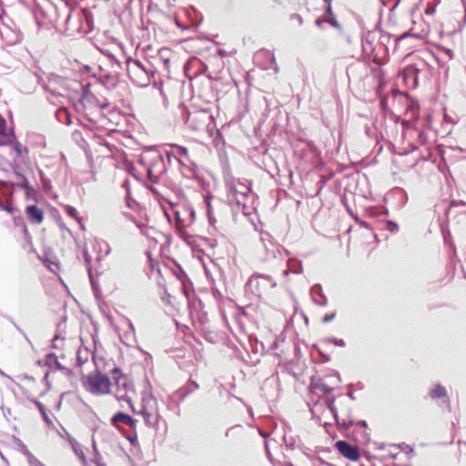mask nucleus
Masks as SVG:
<instances>
[{
  "label": "nucleus",
  "mask_w": 466,
  "mask_h": 466,
  "mask_svg": "<svg viewBox=\"0 0 466 466\" xmlns=\"http://www.w3.org/2000/svg\"><path fill=\"white\" fill-rule=\"evenodd\" d=\"M434 12H435L434 6H428L425 10L426 15H432V14H434Z\"/></svg>",
  "instance_id": "21"
},
{
  "label": "nucleus",
  "mask_w": 466,
  "mask_h": 466,
  "mask_svg": "<svg viewBox=\"0 0 466 466\" xmlns=\"http://www.w3.org/2000/svg\"><path fill=\"white\" fill-rule=\"evenodd\" d=\"M330 410H331V411H332L333 413H335V410H334V408H330ZM334 415L336 416V414H334Z\"/></svg>",
  "instance_id": "29"
},
{
  "label": "nucleus",
  "mask_w": 466,
  "mask_h": 466,
  "mask_svg": "<svg viewBox=\"0 0 466 466\" xmlns=\"http://www.w3.org/2000/svg\"><path fill=\"white\" fill-rule=\"evenodd\" d=\"M136 390L133 382L123 373L115 378V397L117 401H125L135 411L133 401Z\"/></svg>",
  "instance_id": "2"
},
{
  "label": "nucleus",
  "mask_w": 466,
  "mask_h": 466,
  "mask_svg": "<svg viewBox=\"0 0 466 466\" xmlns=\"http://www.w3.org/2000/svg\"><path fill=\"white\" fill-rule=\"evenodd\" d=\"M137 420L133 419L132 417H130L127 426H129L130 428L135 430L137 427Z\"/></svg>",
  "instance_id": "19"
},
{
  "label": "nucleus",
  "mask_w": 466,
  "mask_h": 466,
  "mask_svg": "<svg viewBox=\"0 0 466 466\" xmlns=\"http://www.w3.org/2000/svg\"><path fill=\"white\" fill-rule=\"evenodd\" d=\"M5 182L0 180V186H4Z\"/></svg>",
  "instance_id": "28"
},
{
  "label": "nucleus",
  "mask_w": 466,
  "mask_h": 466,
  "mask_svg": "<svg viewBox=\"0 0 466 466\" xmlns=\"http://www.w3.org/2000/svg\"><path fill=\"white\" fill-rule=\"evenodd\" d=\"M331 25L335 26V27H338L339 26V24L336 20H329L328 21Z\"/></svg>",
  "instance_id": "23"
},
{
  "label": "nucleus",
  "mask_w": 466,
  "mask_h": 466,
  "mask_svg": "<svg viewBox=\"0 0 466 466\" xmlns=\"http://www.w3.org/2000/svg\"><path fill=\"white\" fill-rule=\"evenodd\" d=\"M5 131V120L4 118H0V134L4 135Z\"/></svg>",
  "instance_id": "18"
},
{
  "label": "nucleus",
  "mask_w": 466,
  "mask_h": 466,
  "mask_svg": "<svg viewBox=\"0 0 466 466\" xmlns=\"http://www.w3.org/2000/svg\"><path fill=\"white\" fill-rule=\"evenodd\" d=\"M330 1H331V0H325V2L329 4V6H328V8H327V13H328L329 15H332V9H331V6H330Z\"/></svg>",
  "instance_id": "22"
},
{
  "label": "nucleus",
  "mask_w": 466,
  "mask_h": 466,
  "mask_svg": "<svg viewBox=\"0 0 466 466\" xmlns=\"http://www.w3.org/2000/svg\"><path fill=\"white\" fill-rule=\"evenodd\" d=\"M84 386L91 394L102 396L111 392L112 383L107 375L96 370L86 377Z\"/></svg>",
  "instance_id": "1"
},
{
  "label": "nucleus",
  "mask_w": 466,
  "mask_h": 466,
  "mask_svg": "<svg viewBox=\"0 0 466 466\" xmlns=\"http://www.w3.org/2000/svg\"><path fill=\"white\" fill-rule=\"evenodd\" d=\"M113 372L114 373H118V372H120V370L118 368H114L113 369Z\"/></svg>",
  "instance_id": "26"
},
{
  "label": "nucleus",
  "mask_w": 466,
  "mask_h": 466,
  "mask_svg": "<svg viewBox=\"0 0 466 466\" xmlns=\"http://www.w3.org/2000/svg\"><path fill=\"white\" fill-rule=\"evenodd\" d=\"M275 286L276 283L269 277L254 275L248 279L247 289L261 299L268 297Z\"/></svg>",
  "instance_id": "4"
},
{
  "label": "nucleus",
  "mask_w": 466,
  "mask_h": 466,
  "mask_svg": "<svg viewBox=\"0 0 466 466\" xmlns=\"http://www.w3.org/2000/svg\"><path fill=\"white\" fill-rule=\"evenodd\" d=\"M130 417L124 412H117L111 418V424L116 428H119V423L127 425Z\"/></svg>",
  "instance_id": "10"
},
{
  "label": "nucleus",
  "mask_w": 466,
  "mask_h": 466,
  "mask_svg": "<svg viewBox=\"0 0 466 466\" xmlns=\"http://www.w3.org/2000/svg\"><path fill=\"white\" fill-rule=\"evenodd\" d=\"M321 22L319 20H317V25H320Z\"/></svg>",
  "instance_id": "30"
},
{
  "label": "nucleus",
  "mask_w": 466,
  "mask_h": 466,
  "mask_svg": "<svg viewBox=\"0 0 466 466\" xmlns=\"http://www.w3.org/2000/svg\"><path fill=\"white\" fill-rule=\"evenodd\" d=\"M174 148V152L180 157H184L185 159H188V150L185 147L178 146V145H172L171 146Z\"/></svg>",
  "instance_id": "12"
},
{
  "label": "nucleus",
  "mask_w": 466,
  "mask_h": 466,
  "mask_svg": "<svg viewBox=\"0 0 466 466\" xmlns=\"http://www.w3.org/2000/svg\"><path fill=\"white\" fill-rule=\"evenodd\" d=\"M133 80H134V82H137V83H139V84H141V85H146L145 83H143V82H142V81H140V80H137V79H133Z\"/></svg>",
  "instance_id": "27"
},
{
  "label": "nucleus",
  "mask_w": 466,
  "mask_h": 466,
  "mask_svg": "<svg viewBox=\"0 0 466 466\" xmlns=\"http://www.w3.org/2000/svg\"><path fill=\"white\" fill-rule=\"evenodd\" d=\"M238 185L240 186V188L237 187V183L234 180L228 184L229 192L231 193L232 197L236 199H238V195L247 196V186L239 183L238 181Z\"/></svg>",
  "instance_id": "9"
},
{
  "label": "nucleus",
  "mask_w": 466,
  "mask_h": 466,
  "mask_svg": "<svg viewBox=\"0 0 466 466\" xmlns=\"http://www.w3.org/2000/svg\"><path fill=\"white\" fill-rule=\"evenodd\" d=\"M335 448L340 455L350 461H358L360 458L359 448L355 445L350 444L345 441H338L335 443Z\"/></svg>",
  "instance_id": "7"
},
{
  "label": "nucleus",
  "mask_w": 466,
  "mask_h": 466,
  "mask_svg": "<svg viewBox=\"0 0 466 466\" xmlns=\"http://www.w3.org/2000/svg\"><path fill=\"white\" fill-rule=\"evenodd\" d=\"M145 423L151 426L159 415V409L157 399L150 392H143L141 399V410Z\"/></svg>",
  "instance_id": "5"
},
{
  "label": "nucleus",
  "mask_w": 466,
  "mask_h": 466,
  "mask_svg": "<svg viewBox=\"0 0 466 466\" xmlns=\"http://www.w3.org/2000/svg\"><path fill=\"white\" fill-rule=\"evenodd\" d=\"M65 210L69 217L76 219L77 221L81 220L80 218L78 217V211L74 207H71L68 205L65 206Z\"/></svg>",
  "instance_id": "14"
},
{
  "label": "nucleus",
  "mask_w": 466,
  "mask_h": 466,
  "mask_svg": "<svg viewBox=\"0 0 466 466\" xmlns=\"http://www.w3.org/2000/svg\"><path fill=\"white\" fill-rule=\"evenodd\" d=\"M190 382H191V384H192L196 389H198V388H199V386H198V384L197 382H195V381H190Z\"/></svg>",
  "instance_id": "25"
},
{
  "label": "nucleus",
  "mask_w": 466,
  "mask_h": 466,
  "mask_svg": "<svg viewBox=\"0 0 466 466\" xmlns=\"http://www.w3.org/2000/svg\"><path fill=\"white\" fill-rule=\"evenodd\" d=\"M429 395L432 400L444 399L447 398V390L443 386L439 384L430 391Z\"/></svg>",
  "instance_id": "11"
},
{
  "label": "nucleus",
  "mask_w": 466,
  "mask_h": 466,
  "mask_svg": "<svg viewBox=\"0 0 466 466\" xmlns=\"http://www.w3.org/2000/svg\"><path fill=\"white\" fill-rule=\"evenodd\" d=\"M33 401H34V403L35 404V406L37 407V409L39 410V411L41 412V414H42V416H43L44 420H45L46 421L49 422V421H50V420H49V417H48V415H47V413H46V407L44 406V404H43L42 402H40V401L36 400H33Z\"/></svg>",
  "instance_id": "13"
},
{
  "label": "nucleus",
  "mask_w": 466,
  "mask_h": 466,
  "mask_svg": "<svg viewBox=\"0 0 466 466\" xmlns=\"http://www.w3.org/2000/svg\"><path fill=\"white\" fill-rule=\"evenodd\" d=\"M336 317V312H331V313H329V314H326L324 315V317L322 318V322L323 323H328L331 320H333Z\"/></svg>",
  "instance_id": "17"
},
{
  "label": "nucleus",
  "mask_w": 466,
  "mask_h": 466,
  "mask_svg": "<svg viewBox=\"0 0 466 466\" xmlns=\"http://www.w3.org/2000/svg\"><path fill=\"white\" fill-rule=\"evenodd\" d=\"M409 125H410V124H409V122H408V121H406V120H403V121H402V126H403V127H409Z\"/></svg>",
  "instance_id": "24"
},
{
  "label": "nucleus",
  "mask_w": 466,
  "mask_h": 466,
  "mask_svg": "<svg viewBox=\"0 0 466 466\" xmlns=\"http://www.w3.org/2000/svg\"><path fill=\"white\" fill-rule=\"evenodd\" d=\"M412 24L413 26L408 32H405L404 34L400 35L396 39V42H400V40L408 36H412L417 39H424L428 36L430 33V25L427 23H425V21L422 18H420V21L414 20Z\"/></svg>",
  "instance_id": "6"
},
{
  "label": "nucleus",
  "mask_w": 466,
  "mask_h": 466,
  "mask_svg": "<svg viewBox=\"0 0 466 466\" xmlns=\"http://www.w3.org/2000/svg\"><path fill=\"white\" fill-rule=\"evenodd\" d=\"M350 244H352L354 248L364 249L371 245L376 236L368 227L366 222H360V227L357 229L350 228Z\"/></svg>",
  "instance_id": "3"
},
{
  "label": "nucleus",
  "mask_w": 466,
  "mask_h": 466,
  "mask_svg": "<svg viewBox=\"0 0 466 466\" xmlns=\"http://www.w3.org/2000/svg\"><path fill=\"white\" fill-rule=\"evenodd\" d=\"M410 113L411 118L417 119L419 117V107L410 103L406 110V114Z\"/></svg>",
  "instance_id": "15"
},
{
  "label": "nucleus",
  "mask_w": 466,
  "mask_h": 466,
  "mask_svg": "<svg viewBox=\"0 0 466 466\" xmlns=\"http://www.w3.org/2000/svg\"><path fill=\"white\" fill-rule=\"evenodd\" d=\"M137 70H140L142 72L145 71L142 64L139 62V61H135L133 63V66L131 68L128 69V73L130 75V76L132 77V74L133 73H136Z\"/></svg>",
  "instance_id": "16"
},
{
  "label": "nucleus",
  "mask_w": 466,
  "mask_h": 466,
  "mask_svg": "<svg viewBox=\"0 0 466 466\" xmlns=\"http://www.w3.org/2000/svg\"><path fill=\"white\" fill-rule=\"evenodd\" d=\"M25 215L30 223L40 225L44 222L45 213L36 205H29L25 208Z\"/></svg>",
  "instance_id": "8"
},
{
  "label": "nucleus",
  "mask_w": 466,
  "mask_h": 466,
  "mask_svg": "<svg viewBox=\"0 0 466 466\" xmlns=\"http://www.w3.org/2000/svg\"><path fill=\"white\" fill-rule=\"evenodd\" d=\"M0 208L9 213H12L13 212V208L11 206H5L1 201H0Z\"/></svg>",
  "instance_id": "20"
},
{
  "label": "nucleus",
  "mask_w": 466,
  "mask_h": 466,
  "mask_svg": "<svg viewBox=\"0 0 466 466\" xmlns=\"http://www.w3.org/2000/svg\"><path fill=\"white\" fill-rule=\"evenodd\" d=\"M189 119H190V122L192 123L193 122L192 116H190Z\"/></svg>",
  "instance_id": "31"
}]
</instances>
